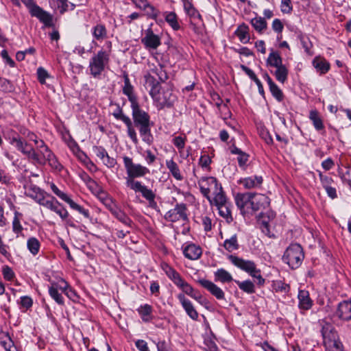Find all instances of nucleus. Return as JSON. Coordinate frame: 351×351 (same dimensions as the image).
<instances>
[{"label": "nucleus", "instance_id": "obj_1", "mask_svg": "<svg viewBox=\"0 0 351 351\" xmlns=\"http://www.w3.org/2000/svg\"><path fill=\"white\" fill-rule=\"evenodd\" d=\"M123 164L126 170L125 186L136 193H141L143 198L148 201L149 205H156V194L154 191L143 184L141 182L136 180L142 178L149 173V169L141 164L133 162L131 158L123 157Z\"/></svg>", "mask_w": 351, "mask_h": 351}, {"label": "nucleus", "instance_id": "obj_2", "mask_svg": "<svg viewBox=\"0 0 351 351\" xmlns=\"http://www.w3.org/2000/svg\"><path fill=\"white\" fill-rule=\"evenodd\" d=\"M131 109L134 124L138 129L142 140L150 145L153 143L154 137L151 132L153 123L149 114L141 108L138 102L131 105Z\"/></svg>", "mask_w": 351, "mask_h": 351}, {"label": "nucleus", "instance_id": "obj_3", "mask_svg": "<svg viewBox=\"0 0 351 351\" xmlns=\"http://www.w3.org/2000/svg\"><path fill=\"white\" fill-rule=\"evenodd\" d=\"M13 4L21 7L23 3L29 10L32 16L36 17L47 27L53 26V16L39 7L34 0H12Z\"/></svg>", "mask_w": 351, "mask_h": 351}, {"label": "nucleus", "instance_id": "obj_4", "mask_svg": "<svg viewBox=\"0 0 351 351\" xmlns=\"http://www.w3.org/2000/svg\"><path fill=\"white\" fill-rule=\"evenodd\" d=\"M304 258V253L302 246L298 243L291 244L285 250L282 260L291 269L298 268Z\"/></svg>", "mask_w": 351, "mask_h": 351}, {"label": "nucleus", "instance_id": "obj_5", "mask_svg": "<svg viewBox=\"0 0 351 351\" xmlns=\"http://www.w3.org/2000/svg\"><path fill=\"white\" fill-rule=\"evenodd\" d=\"M110 61V52L104 50H99L90 60L89 69L90 73L95 78L99 77L105 69L106 65Z\"/></svg>", "mask_w": 351, "mask_h": 351}, {"label": "nucleus", "instance_id": "obj_6", "mask_svg": "<svg viewBox=\"0 0 351 351\" xmlns=\"http://www.w3.org/2000/svg\"><path fill=\"white\" fill-rule=\"evenodd\" d=\"M149 95L159 108L171 107L176 100V96L169 88H159L157 90H149Z\"/></svg>", "mask_w": 351, "mask_h": 351}, {"label": "nucleus", "instance_id": "obj_7", "mask_svg": "<svg viewBox=\"0 0 351 351\" xmlns=\"http://www.w3.org/2000/svg\"><path fill=\"white\" fill-rule=\"evenodd\" d=\"M323 342L326 351L339 350L343 347L339 341V336L334 327L330 324H326L322 326V330Z\"/></svg>", "mask_w": 351, "mask_h": 351}, {"label": "nucleus", "instance_id": "obj_8", "mask_svg": "<svg viewBox=\"0 0 351 351\" xmlns=\"http://www.w3.org/2000/svg\"><path fill=\"white\" fill-rule=\"evenodd\" d=\"M59 290L69 298L71 297L70 292H72V290L68 282L62 278L59 282H51V285L49 287V295L58 304L64 305V300L62 294L59 293Z\"/></svg>", "mask_w": 351, "mask_h": 351}, {"label": "nucleus", "instance_id": "obj_9", "mask_svg": "<svg viewBox=\"0 0 351 351\" xmlns=\"http://www.w3.org/2000/svg\"><path fill=\"white\" fill-rule=\"evenodd\" d=\"M198 184L202 195L212 204L213 200L210 194L212 193L213 195L215 193H217L222 187L221 184L218 182L215 178L210 176L201 178L198 181Z\"/></svg>", "mask_w": 351, "mask_h": 351}, {"label": "nucleus", "instance_id": "obj_10", "mask_svg": "<svg viewBox=\"0 0 351 351\" xmlns=\"http://www.w3.org/2000/svg\"><path fill=\"white\" fill-rule=\"evenodd\" d=\"M253 196L254 193H237L235 195L236 205L243 215H252L254 213L252 201Z\"/></svg>", "mask_w": 351, "mask_h": 351}, {"label": "nucleus", "instance_id": "obj_11", "mask_svg": "<svg viewBox=\"0 0 351 351\" xmlns=\"http://www.w3.org/2000/svg\"><path fill=\"white\" fill-rule=\"evenodd\" d=\"M112 114L116 119L121 120L127 126L128 136L134 144H138V140L136 132L133 127L132 122L129 117L123 114L122 108L119 105H117L116 110L112 113Z\"/></svg>", "mask_w": 351, "mask_h": 351}, {"label": "nucleus", "instance_id": "obj_12", "mask_svg": "<svg viewBox=\"0 0 351 351\" xmlns=\"http://www.w3.org/2000/svg\"><path fill=\"white\" fill-rule=\"evenodd\" d=\"M10 144L14 145L22 154L25 156L29 161L31 160L34 147L27 143L25 139L17 135L10 139Z\"/></svg>", "mask_w": 351, "mask_h": 351}, {"label": "nucleus", "instance_id": "obj_13", "mask_svg": "<svg viewBox=\"0 0 351 351\" xmlns=\"http://www.w3.org/2000/svg\"><path fill=\"white\" fill-rule=\"evenodd\" d=\"M186 206L184 204H177L175 208L169 210L165 215V219L171 222L186 221L188 219Z\"/></svg>", "mask_w": 351, "mask_h": 351}, {"label": "nucleus", "instance_id": "obj_14", "mask_svg": "<svg viewBox=\"0 0 351 351\" xmlns=\"http://www.w3.org/2000/svg\"><path fill=\"white\" fill-rule=\"evenodd\" d=\"M197 282L204 288L207 289L217 300L225 299V293L223 291L213 282L204 278H201L197 280Z\"/></svg>", "mask_w": 351, "mask_h": 351}, {"label": "nucleus", "instance_id": "obj_15", "mask_svg": "<svg viewBox=\"0 0 351 351\" xmlns=\"http://www.w3.org/2000/svg\"><path fill=\"white\" fill-rule=\"evenodd\" d=\"M141 41L147 49H156L161 45L160 38L155 34L152 29L146 31L145 36Z\"/></svg>", "mask_w": 351, "mask_h": 351}, {"label": "nucleus", "instance_id": "obj_16", "mask_svg": "<svg viewBox=\"0 0 351 351\" xmlns=\"http://www.w3.org/2000/svg\"><path fill=\"white\" fill-rule=\"evenodd\" d=\"M53 152L49 148L35 149L33 152L30 162L39 165H45L47 164V158Z\"/></svg>", "mask_w": 351, "mask_h": 351}, {"label": "nucleus", "instance_id": "obj_17", "mask_svg": "<svg viewBox=\"0 0 351 351\" xmlns=\"http://www.w3.org/2000/svg\"><path fill=\"white\" fill-rule=\"evenodd\" d=\"M178 299L179 300L182 306L186 311L188 316L193 320H197L199 314L193 306L192 302L186 298L184 295L182 293L178 295Z\"/></svg>", "mask_w": 351, "mask_h": 351}, {"label": "nucleus", "instance_id": "obj_18", "mask_svg": "<svg viewBox=\"0 0 351 351\" xmlns=\"http://www.w3.org/2000/svg\"><path fill=\"white\" fill-rule=\"evenodd\" d=\"M180 287L186 295H189L201 304H203L206 301L199 292L195 291L194 289L184 279L177 285Z\"/></svg>", "mask_w": 351, "mask_h": 351}, {"label": "nucleus", "instance_id": "obj_19", "mask_svg": "<svg viewBox=\"0 0 351 351\" xmlns=\"http://www.w3.org/2000/svg\"><path fill=\"white\" fill-rule=\"evenodd\" d=\"M229 261L238 268L245 271V272L251 271L252 269H254V262L250 260H244L241 258H239L237 256L229 255L228 256Z\"/></svg>", "mask_w": 351, "mask_h": 351}, {"label": "nucleus", "instance_id": "obj_20", "mask_svg": "<svg viewBox=\"0 0 351 351\" xmlns=\"http://www.w3.org/2000/svg\"><path fill=\"white\" fill-rule=\"evenodd\" d=\"M252 201L254 213L267 208L270 204L269 198L267 195L261 193H254Z\"/></svg>", "mask_w": 351, "mask_h": 351}, {"label": "nucleus", "instance_id": "obj_21", "mask_svg": "<svg viewBox=\"0 0 351 351\" xmlns=\"http://www.w3.org/2000/svg\"><path fill=\"white\" fill-rule=\"evenodd\" d=\"M263 179L262 176H254L241 178L238 183L243 186L245 189H252L258 188L261 186Z\"/></svg>", "mask_w": 351, "mask_h": 351}, {"label": "nucleus", "instance_id": "obj_22", "mask_svg": "<svg viewBox=\"0 0 351 351\" xmlns=\"http://www.w3.org/2000/svg\"><path fill=\"white\" fill-rule=\"evenodd\" d=\"M298 299V307L300 310L308 311L313 304V301L310 298L309 292L307 290H300Z\"/></svg>", "mask_w": 351, "mask_h": 351}, {"label": "nucleus", "instance_id": "obj_23", "mask_svg": "<svg viewBox=\"0 0 351 351\" xmlns=\"http://www.w3.org/2000/svg\"><path fill=\"white\" fill-rule=\"evenodd\" d=\"M337 315L342 320H351V300H344L339 304Z\"/></svg>", "mask_w": 351, "mask_h": 351}, {"label": "nucleus", "instance_id": "obj_24", "mask_svg": "<svg viewBox=\"0 0 351 351\" xmlns=\"http://www.w3.org/2000/svg\"><path fill=\"white\" fill-rule=\"evenodd\" d=\"M109 210L112 215L120 222L128 227H132V225L133 224L132 220L121 208L116 206H110Z\"/></svg>", "mask_w": 351, "mask_h": 351}, {"label": "nucleus", "instance_id": "obj_25", "mask_svg": "<svg viewBox=\"0 0 351 351\" xmlns=\"http://www.w3.org/2000/svg\"><path fill=\"white\" fill-rule=\"evenodd\" d=\"M183 254L184 256L190 260H197L202 254L200 247L190 243L183 247Z\"/></svg>", "mask_w": 351, "mask_h": 351}, {"label": "nucleus", "instance_id": "obj_26", "mask_svg": "<svg viewBox=\"0 0 351 351\" xmlns=\"http://www.w3.org/2000/svg\"><path fill=\"white\" fill-rule=\"evenodd\" d=\"M124 86L123 88V93L124 95L128 96L131 105L135 104L138 102L137 97L134 94V88L130 83L128 75L127 73H124Z\"/></svg>", "mask_w": 351, "mask_h": 351}, {"label": "nucleus", "instance_id": "obj_27", "mask_svg": "<svg viewBox=\"0 0 351 351\" xmlns=\"http://www.w3.org/2000/svg\"><path fill=\"white\" fill-rule=\"evenodd\" d=\"M275 217V215L273 212H268L267 213V219H266L265 214L261 213L259 215L258 220L261 223V230L262 232L267 235V237L272 238L274 237V234L271 233V231L269 230V222L270 220L273 219Z\"/></svg>", "mask_w": 351, "mask_h": 351}, {"label": "nucleus", "instance_id": "obj_28", "mask_svg": "<svg viewBox=\"0 0 351 351\" xmlns=\"http://www.w3.org/2000/svg\"><path fill=\"white\" fill-rule=\"evenodd\" d=\"M92 36L97 41H102L108 37V31L105 25L97 23L91 30Z\"/></svg>", "mask_w": 351, "mask_h": 351}, {"label": "nucleus", "instance_id": "obj_29", "mask_svg": "<svg viewBox=\"0 0 351 351\" xmlns=\"http://www.w3.org/2000/svg\"><path fill=\"white\" fill-rule=\"evenodd\" d=\"M234 34L239 38L241 43L243 44L249 43L250 39L249 27L245 23L239 25Z\"/></svg>", "mask_w": 351, "mask_h": 351}, {"label": "nucleus", "instance_id": "obj_30", "mask_svg": "<svg viewBox=\"0 0 351 351\" xmlns=\"http://www.w3.org/2000/svg\"><path fill=\"white\" fill-rule=\"evenodd\" d=\"M0 345L5 351H15L16 348L14 347V342L6 332H0Z\"/></svg>", "mask_w": 351, "mask_h": 351}, {"label": "nucleus", "instance_id": "obj_31", "mask_svg": "<svg viewBox=\"0 0 351 351\" xmlns=\"http://www.w3.org/2000/svg\"><path fill=\"white\" fill-rule=\"evenodd\" d=\"M163 16L165 21L171 26V27L178 31L180 29V25L178 21V17L174 12H165Z\"/></svg>", "mask_w": 351, "mask_h": 351}, {"label": "nucleus", "instance_id": "obj_32", "mask_svg": "<svg viewBox=\"0 0 351 351\" xmlns=\"http://www.w3.org/2000/svg\"><path fill=\"white\" fill-rule=\"evenodd\" d=\"M313 64L321 74L326 73L330 69L329 62L321 57H315L313 61Z\"/></svg>", "mask_w": 351, "mask_h": 351}, {"label": "nucleus", "instance_id": "obj_33", "mask_svg": "<svg viewBox=\"0 0 351 351\" xmlns=\"http://www.w3.org/2000/svg\"><path fill=\"white\" fill-rule=\"evenodd\" d=\"M45 191L35 185H31L26 190V195L34 199L37 203L40 202L41 198L45 194Z\"/></svg>", "mask_w": 351, "mask_h": 351}, {"label": "nucleus", "instance_id": "obj_34", "mask_svg": "<svg viewBox=\"0 0 351 351\" xmlns=\"http://www.w3.org/2000/svg\"><path fill=\"white\" fill-rule=\"evenodd\" d=\"M214 276L215 281L222 283L230 282L233 280L232 275L223 268L218 269L215 271Z\"/></svg>", "mask_w": 351, "mask_h": 351}, {"label": "nucleus", "instance_id": "obj_35", "mask_svg": "<svg viewBox=\"0 0 351 351\" xmlns=\"http://www.w3.org/2000/svg\"><path fill=\"white\" fill-rule=\"evenodd\" d=\"M58 202V201L53 196L45 193L38 204L52 211Z\"/></svg>", "mask_w": 351, "mask_h": 351}, {"label": "nucleus", "instance_id": "obj_36", "mask_svg": "<svg viewBox=\"0 0 351 351\" xmlns=\"http://www.w3.org/2000/svg\"><path fill=\"white\" fill-rule=\"evenodd\" d=\"M58 202V201L53 196L45 193L38 204L52 211Z\"/></svg>", "mask_w": 351, "mask_h": 351}, {"label": "nucleus", "instance_id": "obj_37", "mask_svg": "<svg viewBox=\"0 0 351 351\" xmlns=\"http://www.w3.org/2000/svg\"><path fill=\"white\" fill-rule=\"evenodd\" d=\"M309 119L312 121L314 128L317 130H321L324 128L323 120L318 111L314 110L309 112Z\"/></svg>", "mask_w": 351, "mask_h": 351}, {"label": "nucleus", "instance_id": "obj_38", "mask_svg": "<svg viewBox=\"0 0 351 351\" xmlns=\"http://www.w3.org/2000/svg\"><path fill=\"white\" fill-rule=\"evenodd\" d=\"M166 166L171 172L173 178L177 180H182L183 176H182L178 165L172 159L166 160Z\"/></svg>", "mask_w": 351, "mask_h": 351}, {"label": "nucleus", "instance_id": "obj_39", "mask_svg": "<svg viewBox=\"0 0 351 351\" xmlns=\"http://www.w3.org/2000/svg\"><path fill=\"white\" fill-rule=\"evenodd\" d=\"M232 154H237V161L239 167H244L248 161L249 155L241 151L237 147H233L230 150Z\"/></svg>", "mask_w": 351, "mask_h": 351}, {"label": "nucleus", "instance_id": "obj_40", "mask_svg": "<svg viewBox=\"0 0 351 351\" xmlns=\"http://www.w3.org/2000/svg\"><path fill=\"white\" fill-rule=\"evenodd\" d=\"M56 3L60 14H64L69 10H73L76 7L75 4L69 2L68 0H57Z\"/></svg>", "mask_w": 351, "mask_h": 351}, {"label": "nucleus", "instance_id": "obj_41", "mask_svg": "<svg viewBox=\"0 0 351 351\" xmlns=\"http://www.w3.org/2000/svg\"><path fill=\"white\" fill-rule=\"evenodd\" d=\"M27 247L33 256H36L39 252L40 243L36 237H32L27 241Z\"/></svg>", "mask_w": 351, "mask_h": 351}, {"label": "nucleus", "instance_id": "obj_42", "mask_svg": "<svg viewBox=\"0 0 351 351\" xmlns=\"http://www.w3.org/2000/svg\"><path fill=\"white\" fill-rule=\"evenodd\" d=\"M223 246L229 252L238 250L239 245L237 234H234L230 239H226L223 242Z\"/></svg>", "mask_w": 351, "mask_h": 351}, {"label": "nucleus", "instance_id": "obj_43", "mask_svg": "<svg viewBox=\"0 0 351 351\" xmlns=\"http://www.w3.org/2000/svg\"><path fill=\"white\" fill-rule=\"evenodd\" d=\"M22 217V214L19 212L14 213V216L12 221V230L16 234V237H19L22 234L23 228L21 223V219Z\"/></svg>", "mask_w": 351, "mask_h": 351}, {"label": "nucleus", "instance_id": "obj_44", "mask_svg": "<svg viewBox=\"0 0 351 351\" xmlns=\"http://www.w3.org/2000/svg\"><path fill=\"white\" fill-rule=\"evenodd\" d=\"M138 312L144 322H149L152 319V307L149 304H144L138 308Z\"/></svg>", "mask_w": 351, "mask_h": 351}, {"label": "nucleus", "instance_id": "obj_45", "mask_svg": "<svg viewBox=\"0 0 351 351\" xmlns=\"http://www.w3.org/2000/svg\"><path fill=\"white\" fill-rule=\"evenodd\" d=\"M251 25L256 31L262 33L267 27V23L264 18L255 17L250 21Z\"/></svg>", "mask_w": 351, "mask_h": 351}, {"label": "nucleus", "instance_id": "obj_46", "mask_svg": "<svg viewBox=\"0 0 351 351\" xmlns=\"http://www.w3.org/2000/svg\"><path fill=\"white\" fill-rule=\"evenodd\" d=\"M276 70L274 73L276 80L281 83H285V82L287 80L288 77V69L285 65L282 64L276 68Z\"/></svg>", "mask_w": 351, "mask_h": 351}, {"label": "nucleus", "instance_id": "obj_47", "mask_svg": "<svg viewBox=\"0 0 351 351\" xmlns=\"http://www.w3.org/2000/svg\"><path fill=\"white\" fill-rule=\"evenodd\" d=\"M235 282L239 286V289H241L243 291L251 294L254 293L255 292V287L253 282L250 280H244V281H239L235 280Z\"/></svg>", "mask_w": 351, "mask_h": 351}, {"label": "nucleus", "instance_id": "obj_48", "mask_svg": "<svg viewBox=\"0 0 351 351\" xmlns=\"http://www.w3.org/2000/svg\"><path fill=\"white\" fill-rule=\"evenodd\" d=\"M184 8L188 15H189L194 21L201 19V16L195 9L193 5L188 0L184 1Z\"/></svg>", "mask_w": 351, "mask_h": 351}, {"label": "nucleus", "instance_id": "obj_49", "mask_svg": "<svg viewBox=\"0 0 351 351\" xmlns=\"http://www.w3.org/2000/svg\"><path fill=\"white\" fill-rule=\"evenodd\" d=\"M145 80L146 86L150 88L149 90H157L160 88L159 81L155 78L152 73L146 74Z\"/></svg>", "mask_w": 351, "mask_h": 351}, {"label": "nucleus", "instance_id": "obj_50", "mask_svg": "<svg viewBox=\"0 0 351 351\" xmlns=\"http://www.w3.org/2000/svg\"><path fill=\"white\" fill-rule=\"evenodd\" d=\"M150 73L156 75L158 77V80L160 82H165L168 79L167 73L165 71L164 66L161 64H158L151 69Z\"/></svg>", "mask_w": 351, "mask_h": 351}, {"label": "nucleus", "instance_id": "obj_51", "mask_svg": "<svg viewBox=\"0 0 351 351\" xmlns=\"http://www.w3.org/2000/svg\"><path fill=\"white\" fill-rule=\"evenodd\" d=\"M267 62L270 66L275 68L283 64L282 58L277 52L270 53L267 58Z\"/></svg>", "mask_w": 351, "mask_h": 351}, {"label": "nucleus", "instance_id": "obj_52", "mask_svg": "<svg viewBox=\"0 0 351 351\" xmlns=\"http://www.w3.org/2000/svg\"><path fill=\"white\" fill-rule=\"evenodd\" d=\"M213 195V197H211V199L213 200L212 205L214 204L215 206H217L218 205H221L222 204L228 202L222 187L219 189L217 191V192L215 193Z\"/></svg>", "mask_w": 351, "mask_h": 351}, {"label": "nucleus", "instance_id": "obj_53", "mask_svg": "<svg viewBox=\"0 0 351 351\" xmlns=\"http://www.w3.org/2000/svg\"><path fill=\"white\" fill-rule=\"evenodd\" d=\"M219 215L226 219H232L230 210V204L228 202L217 206Z\"/></svg>", "mask_w": 351, "mask_h": 351}, {"label": "nucleus", "instance_id": "obj_54", "mask_svg": "<svg viewBox=\"0 0 351 351\" xmlns=\"http://www.w3.org/2000/svg\"><path fill=\"white\" fill-rule=\"evenodd\" d=\"M166 274L168 277L173 280L176 285H179V283L183 280L181 276L175 269L170 267H167Z\"/></svg>", "mask_w": 351, "mask_h": 351}, {"label": "nucleus", "instance_id": "obj_55", "mask_svg": "<svg viewBox=\"0 0 351 351\" xmlns=\"http://www.w3.org/2000/svg\"><path fill=\"white\" fill-rule=\"evenodd\" d=\"M66 203L70 206L71 208L78 211L80 213L83 215L86 218H89L90 216L88 210L84 209L83 207L75 203L71 198L68 199Z\"/></svg>", "mask_w": 351, "mask_h": 351}, {"label": "nucleus", "instance_id": "obj_56", "mask_svg": "<svg viewBox=\"0 0 351 351\" xmlns=\"http://www.w3.org/2000/svg\"><path fill=\"white\" fill-rule=\"evenodd\" d=\"M52 211L58 215L64 221L66 220L69 217L68 211L59 202L56 205Z\"/></svg>", "mask_w": 351, "mask_h": 351}, {"label": "nucleus", "instance_id": "obj_57", "mask_svg": "<svg viewBox=\"0 0 351 351\" xmlns=\"http://www.w3.org/2000/svg\"><path fill=\"white\" fill-rule=\"evenodd\" d=\"M47 162H48L52 169L57 171H60L63 168L62 165L59 162L53 153H52L47 158Z\"/></svg>", "mask_w": 351, "mask_h": 351}, {"label": "nucleus", "instance_id": "obj_58", "mask_svg": "<svg viewBox=\"0 0 351 351\" xmlns=\"http://www.w3.org/2000/svg\"><path fill=\"white\" fill-rule=\"evenodd\" d=\"M2 274L3 278L7 281H12L15 278V274L13 269L8 265H4L2 267Z\"/></svg>", "mask_w": 351, "mask_h": 351}, {"label": "nucleus", "instance_id": "obj_59", "mask_svg": "<svg viewBox=\"0 0 351 351\" xmlns=\"http://www.w3.org/2000/svg\"><path fill=\"white\" fill-rule=\"evenodd\" d=\"M270 92L272 95L278 101H281L283 99V93L278 86L275 84L269 86Z\"/></svg>", "mask_w": 351, "mask_h": 351}, {"label": "nucleus", "instance_id": "obj_60", "mask_svg": "<svg viewBox=\"0 0 351 351\" xmlns=\"http://www.w3.org/2000/svg\"><path fill=\"white\" fill-rule=\"evenodd\" d=\"M50 188L51 189V191L58 196L61 199H62L63 201H64L65 202H66L68 201V199L70 198L66 193H64V192L61 191L58 187L57 186L54 184V183H51L50 184Z\"/></svg>", "mask_w": 351, "mask_h": 351}, {"label": "nucleus", "instance_id": "obj_61", "mask_svg": "<svg viewBox=\"0 0 351 351\" xmlns=\"http://www.w3.org/2000/svg\"><path fill=\"white\" fill-rule=\"evenodd\" d=\"M273 288L276 291L287 292L289 287L281 280L274 281L273 282Z\"/></svg>", "mask_w": 351, "mask_h": 351}, {"label": "nucleus", "instance_id": "obj_62", "mask_svg": "<svg viewBox=\"0 0 351 351\" xmlns=\"http://www.w3.org/2000/svg\"><path fill=\"white\" fill-rule=\"evenodd\" d=\"M37 76L39 82L42 84H45L46 79L50 77L48 72L43 67L38 68Z\"/></svg>", "mask_w": 351, "mask_h": 351}, {"label": "nucleus", "instance_id": "obj_63", "mask_svg": "<svg viewBox=\"0 0 351 351\" xmlns=\"http://www.w3.org/2000/svg\"><path fill=\"white\" fill-rule=\"evenodd\" d=\"M317 172L323 187L325 188L331 186V184L333 182L332 178L324 175L320 171H317Z\"/></svg>", "mask_w": 351, "mask_h": 351}, {"label": "nucleus", "instance_id": "obj_64", "mask_svg": "<svg viewBox=\"0 0 351 351\" xmlns=\"http://www.w3.org/2000/svg\"><path fill=\"white\" fill-rule=\"evenodd\" d=\"M186 138L182 137L180 136H176L173 139V145L180 150L182 151L185 146Z\"/></svg>", "mask_w": 351, "mask_h": 351}]
</instances>
